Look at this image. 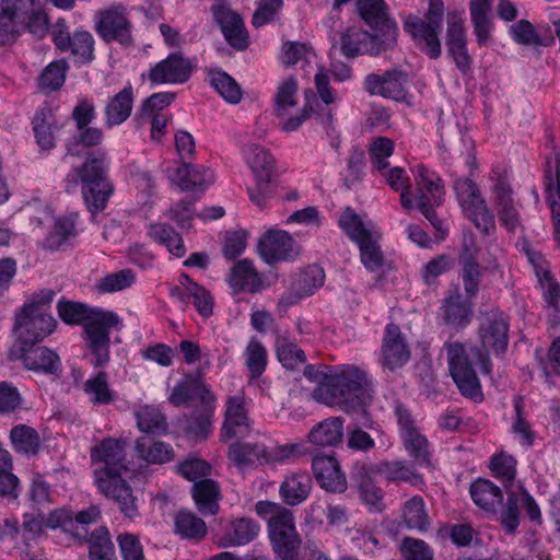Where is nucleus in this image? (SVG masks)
<instances>
[{
    "instance_id": "nucleus-1",
    "label": "nucleus",
    "mask_w": 560,
    "mask_h": 560,
    "mask_svg": "<svg viewBox=\"0 0 560 560\" xmlns=\"http://www.w3.org/2000/svg\"><path fill=\"white\" fill-rule=\"evenodd\" d=\"M372 382L358 365L343 364L326 374L313 390V397L347 413H365L372 400Z\"/></svg>"
},
{
    "instance_id": "nucleus-2",
    "label": "nucleus",
    "mask_w": 560,
    "mask_h": 560,
    "mask_svg": "<svg viewBox=\"0 0 560 560\" xmlns=\"http://www.w3.org/2000/svg\"><path fill=\"white\" fill-rule=\"evenodd\" d=\"M125 446L124 440L106 439L93 448L91 457L104 464V469L96 472L98 489L118 504L125 516L133 518L138 515L136 498L121 478V474L127 471Z\"/></svg>"
},
{
    "instance_id": "nucleus-3",
    "label": "nucleus",
    "mask_w": 560,
    "mask_h": 560,
    "mask_svg": "<svg viewBox=\"0 0 560 560\" xmlns=\"http://www.w3.org/2000/svg\"><path fill=\"white\" fill-rule=\"evenodd\" d=\"M58 314L67 324H82L86 335L88 352L94 368H101L109 361V331L119 324V317L110 311L90 310L82 303H58Z\"/></svg>"
},
{
    "instance_id": "nucleus-4",
    "label": "nucleus",
    "mask_w": 560,
    "mask_h": 560,
    "mask_svg": "<svg viewBox=\"0 0 560 560\" xmlns=\"http://www.w3.org/2000/svg\"><path fill=\"white\" fill-rule=\"evenodd\" d=\"M106 153H90L85 162L77 168L82 183V195L89 211L102 212L113 195L114 187L106 175Z\"/></svg>"
},
{
    "instance_id": "nucleus-5",
    "label": "nucleus",
    "mask_w": 560,
    "mask_h": 560,
    "mask_svg": "<svg viewBox=\"0 0 560 560\" xmlns=\"http://www.w3.org/2000/svg\"><path fill=\"white\" fill-rule=\"evenodd\" d=\"M443 19V1L430 0L428 12L423 19L409 16L404 24L405 31L419 44L421 50L432 59L439 58L442 52L439 34L442 31Z\"/></svg>"
},
{
    "instance_id": "nucleus-6",
    "label": "nucleus",
    "mask_w": 560,
    "mask_h": 560,
    "mask_svg": "<svg viewBox=\"0 0 560 560\" xmlns=\"http://www.w3.org/2000/svg\"><path fill=\"white\" fill-rule=\"evenodd\" d=\"M481 348L474 347L470 354L480 364L485 374H490L489 350L495 354L505 352L509 345V322L502 314H492L479 328Z\"/></svg>"
},
{
    "instance_id": "nucleus-7",
    "label": "nucleus",
    "mask_w": 560,
    "mask_h": 560,
    "mask_svg": "<svg viewBox=\"0 0 560 560\" xmlns=\"http://www.w3.org/2000/svg\"><path fill=\"white\" fill-rule=\"evenodd\" d=\"M454 190L463 211L477 229L486 234L494 229V217L475 182L470 178H457L454 182Z\"/></svg>"
},
{
    "instance_id": "nucleus-8",
    "label": "nucleus",
    "mask_w": 560,
    "mask_h": 560,
    "mask_svg": "<svg viewBox=\"0 0 560 560\" xmlns=\"http://www.w3.org/2000/svg\"><path fill=\"white\" fill-rule=\"evenodd\" d=\"M56 319L42 307L24 304L15 316L14 331L22 345H31L42 341L56 328Z\"/></svg>"
},
{
    "instance_id": "nucleus-9",
    "label": "nucleus",
    "mask_w": 560,
    "mask_h": 560,
    "mask_svg": "<svg viewBox=\"0 0 560 560\" xmlns=\"http://www.w3.org/2000/svg\"><path fill=\"white\" fill-rule=\"evenodd\" d=\"M415 180L418 191V209L438 231H441L442 221L438 218L434 207L440 206L443 201L442 179L425 166L418 165Z\"/></svg>"
},
{
    "instance_id": "nucleus-10",
    "label": "nucleus",
    "mask_w": 560,
    "mask_h": 560,
    "mask_svg": "<svg viewBox=\"0 0 560 560\" xmlns=\"http://www.w3.org/2000/svg\"><path fill=\"white\" fill-rule=\"evenodd\" d=\"M271 548L278 560H298L302 540L295 527L293 512L268 524Z\"/></svg>"
},
{
    "instance_id": "nucleus-11",
    "label": "nucleus",
    "mask_w": 560,
    "mask_h": 560,
    "mask_svg": "<svg viewBox=\"0 0 560 560\" xmlns=\"http://www.w3.org/2000/svg\"><path fill=\"white\" fill-rule=\"evenodd\" d=\"M451 375L460 393L469 398L480 394V384L470 362V354L460 342L446 343Z\"/></svg>"
},
{
    "instance_id": "nucleus-12",
    "label": "nucleus",
    "mask_w": 560,
    "mask_h": 560,
    "mask_svg": "<svg viewBox=\"0 0 560 560\" xmlns=\"http://www.w3.org/2000/svg\"><path fill=\"white\" fill-rule=\"evenodd\" d=\"M56 47L62 51H70L77 62L86 65L94 60V37L88 31H75L70 34L65 20H59L51 30Z\"/></svg>"
},
{
    "instance_id": "nucleus-13",
    "label": "nucleus",
    "mask_w": 560,
    "mask_h": 560,
    "mask_svg": "<svg viewBox=\"0 0 560 560\" xmlns=\"http://www.w3.org/2000/svg\"><path fill=\"white\" fill-rule=\"evenodd\" d=\"M357 9L361 19L384 38L386 45H396L398 30L384 0H358Z\"/></svg>"
},
{
    "instance_id": "nucleus-14",
    "label": "nucleus",
    "mask_w": 560,
    "mask_h": 560,
    "mask_svg": "<svg viewBox=\"0 0 560 560\" xmlns=\"http://www.w3.org/2000/svg\"><path fill=\"white\" fill-rule=\"evenodd\" d=\"M96 32L105 42L116 40L121 45H132L131 24L122 5H114L98 13Z\"/></svg>"
},
{
    "instance_id": "nucleus-15",
    "label": "nucleus",
    "mask_w": 560,
    "mask_h": 560,
    "mask_svg": "<svg viewBox=\"0 0 560 560\" xmlns=\"http://www.w3.org/2000/svg\"><path fill=\"white\" fill-rule=\"evenodd\" d=\"M394 46L386 45L380 34H371L358 27H348L340 38V49L347 58L360 55L376 56Z\"/></svg>"
},
{
    "instance_id": "nucleus-16",
    "label": "nucleus",
    "mask_w": 560,
    "mask_h": 560,
    "mask_svg": "<svg viewBox=\"0 0 560 560\" xmlns=\"http://www.w3.org/2000/svg\"><path fill=\"white\" fill-rule=\"evenodd\" d=\"M258 253L266 262L273 264L294 258L298 256L299 249L289 233L269 230L258 242Z\"/></svg>"
},
{
    "instance_id": "nucleus-17",
    "label": "nucleus",
    "mask_w": 560,
    "mask_h": 560,
    "mask_svg": "<svg viewBox=\"0 0 560 560\" xmlns=\"http://www.w3.org/2000/svg\"><path fill=\"white\" fill-rule=\"evenodd\" d=\"M192 65L180 52H173L158 62L149 72V80L155 84H179L191 74Z\"/></svg>"
},
{
    "instance_id": "nucleus-18",
    "label": "nucleus",
    "mask_w": 560,
    "mask_h": 560,
    "mask_svg": "<svg viewBox=\"0 0 560 560\" xmlns=\"http://www.w3.org/2000/svg\"><path fill=\"white\" fill-rule=\"evenodd\" d=\"M407 75L402 71L388 70L384 74H369L364 80V89L372 95L378 94L395 101L406 97Z\"/></svg>"
},
{
    "instance_id": "nucleus-19",
    "label": "nucleus",
    "mask_w": 560,
    "mask_h": 560,
    "mask_svg": "<svg viewBox=\"0 0 560 560\" xmlns=\"http://www.w3.org/2000/svg\"><path fill=\"white\" fill-rule=\"evenodd\" d=\"M312 470L322 488L332 492L347 489L346 476L334 455L317 454L312 459Z\"/></svg>"
},
{
    "instance_id": "nucleus-20",
    "label": "nucleus",
    "mask_w": 560,
    "mask_h": 560,
    "mask_svg": "<svg viewBox=\"0 0 560 560\" xmlns=\"http://www.w3.org/2000/svg\"><path fill=\"white\" fill-rule=\"evenodd\" d=\"M248 427L249 420L245 409L244 395L237 394L229 397L224 423L221 429V440L228 441L233 438L243 436L248 431Z\"/></svg>"
},
{
    "instance_id": "nucleus-21",
    "label": "nucleus",
    "mask_w": 560,
    "mask_h": 560,
    "mask_svg": "<svg viewBox=\"0 0 560 560\" xmlns=\"http://www.w3.org/2000/svg\"><path fill=\"white\" fill-rule=\"evenodd\" d=\"M446 46L459 71L469 72L471 58L467 50L465 28L462 20L455 14L448 16Z\"/></svg>"
},
{
    "instance_id": "nucleus-22",
    "label": "nucleus",
    "mask_w": 560,
    "mask_h": 560,
    "mask_svg": "<svg viewBox=\"0 0 560 560\" xmlns=\"http://www.w3.org/2000/svg\"><path fill=\"white\" fill-rule=\"evenodd\" d=\"M382 353L384 366L392 371L406 364L410 358V351L400 328L395 324H388L386 327Z\"/></svg>"
},
{
    "instance_id": "nucleus-23",
    "label": "nucleus",
    "mask_w": 560,
    "mask_h": 560,
    "mask_svg": "<svg viewBox=\"0 0 560 560\" xmlns=\"http://www.w3.org/2000/svg\"><path fill=\"white\" fill-rule=\"evenodd\" d=\"M21 359L27 370L44 373L55 374L60 368V359L56 352L47 347L31 345H22Z\"/></svg>"
},
{
    "instance_id": "nucleus-24",
    "label": "nucleus",
    "mask_w": 560,
    "mask_h": 560,
    "mask_svg": "<svg viewBox=\"0 0 560 560\" xmlns=\"http://www.w3.org/2000/svg\"><path fill=\"white\" fill-rule=\"evenodd\" d=\"M101 517L98 506L91 505L86 510L80 511L74 515V522L71 516L63 511L51 513L47 524L50 527H63L65 530L72 532L75 537L82 538L86 536L85 525L96 523Z\"/></svg>"
},
{
    "instance_id": "nucleus-25",
    "label": "nucleus",
    "mask_w": 560,
    "mask_h": 560,
    "mask_svg": "<svg viewBox=\"0 0 560 560\" xmlns=\"http://www.w3.org/2000/svg\"><path fill=\"white\" fill-rule=\"evenodd\" d=\"M214 16L228 43L236 49H245L247 47V32L242 18L236 12L225 8L215 10Z\"/></svg>"
},
{
    "instance_id": "nucleus-26",
    "label": "nucleus",
    "mask_w": 560,
    "mask_h": 560,
    "mask_svg": "<svg viewBox=\"0 0 560 560\" xmlns=\"http://www.w3.org/2000/svg\"><path fill=\"white\" fill-rule=\"evenodd\" d=\"M312 479L305 472H293L287 476L280 485L279 495L289 506H295L306 501L312 490Z\"/></svg>"
},
{
    "instance_id": "nucleus-27",
    "label": "nucleus",
    "mask_w": 560,
    "mask_h": 560,
    "mask_svg": "<svg viewBox=\"0 0 560 560\" xmlns=\"http://www.w3.org/2000/svg\"><path fill=\"white\" fill-rule=\"evenodd\" d=\"M259 530V525L252 518H236L229 523L219 545L221 547L245 546L258 536Z\"/></svg>"
},
{
    "instance_id": "nucleus-28",
    "label": "nucleus",
    "mask_w": 560,
    "mask_h": 560,
    "mask_svg": "<svg viewBox=\"0 0 560 560\" xmlns=\"http://www.w3.org/2000/svg\"><path fill=\"white\" fill-rule=\"evenodd\" d=\"M194 399H198L200 405L209 400H215V396L200 377L187 378L179 383L173 388L170 396V401L174 406H183Z\"/></svg>"
},
{
    "instance_id": "nucleus-29",
    "label": "nucleus",
    "mask_w": 560,
    "mask_h": 560,
    "mask_svg": "<svg viewBox=\"0 0 560 560\" xmlns=\"http://www.w3.org/2000/svg\"><path fill=\"white\" fill-rule=\"evenodd\" d=\"M191 494L201 514L215 515L219 512L221 492L214 480L208 478L196 481L192 485Z\"/></svg>"
},
{
    "instance_id": "nucleus-30",
    "label": "nucleus",
    "mask_w": 560,
    "mask_h": 560,
    "mask_svg": "<svg viewBox=\"0 0 560 560\" xmlns=\"http://www.w3.org/2000/svg\"><path fill=\"white\" fill-rule=\"evenodd\" d=\"M343 439V419L329 417L313 427L308 433L312 444L318 446H336Z\"/></svg>"
},
{
    "instance_id": "nucleus-31",
    "label": "nucleus",
    "mask_w": 560,
    "mask_h": 560,
    "mask_svg": "<svg viewBox=\"0 0 560 560\" xmlns=\"http://www.w3.org/2000/svg\"><path fill=\"white\" fill-rule=\"evenodd\" d=\"M377 474L372 471L370 463H357L352 477L358 483L362 500L370 505H376L383 498V491L375 483Z\"/></svg>"
},
{
    "instance_id": "nucleus-32",
    "label": "nucleus",
    "mask_w": 560,
    "mask_h": 560,
    "mask_svg": "<svg viewBox=\"0 0 560 560\" xmlns=\"http://www.w3.org/2000/svg\"><path fill=\"white\" fill-rule=\"evenodd\" d=\"M172 180L176 183L182 190H194L196 188L205 189L214 182V176L209 170L183 163L176 167Z\"/></svg>"
},
{
    "instance_id": "nucleus-33",
    "label": "nucleus",
    "mask_w": 560,
    "mask_h": 560,
    "mask_svg": "<svg viewBox=\"0 0 560 560\" xmlns=\"http://www.w3.org/2000/svg\"><path fill=\"white\" fill-rule=\"evenodd\" d=\"M229 283L235 292H256L261 285V278L249 259H242L232 268Z\"/></svg>"
},
{
    "instance_id": "nucleus-34",
    "label": "nucleus",
    "mask_w": 560,
    "mask_h": 560,
    "mask_svg": "<svg viewBox=\"0 0 560 560\" xmlns=\"http://www.w3.org/2000/svg\"><path fill=\"white\" fill-rule=\"evenodd\" d=\"M215 400H209L196 407L186 420L185 431L195 439L205 440L212 429Z\"/></svg>"
},
{
    "instance_id": "nucleus-35",
    "label": "nucleus",
    "mask_w": 560,
    "mask_h": 560,
    "mask_svg": "<svg viewBox=\"0 0 560 560\" xmlns=\"http://www.w3.org/2000/svg\"><path fill=\"white\" fill-rule=\"evenodd\" d=\"M132 103L131 86L124 88L113 96L105 107L106 125L110 128L127 120L132 110Z\"/></svg>"
},
{
    "instance_id": "nucleus-36",
    "label": "nucleus",
    "mask_w": 560,
    "mask_h": 560,
    "mask_svg": "<svg viewBox=\"0 0 560 560\" xmlns=\"http://www.w3.org/2000/svg\"><path fill=\"white\" fill-rule=\"evenodd\" d=\"M470 495L476 505L488 512H495L503 500L501 489L486 479H478L470 486Z\"/></svg>"
},
{
    "instance_id": "nucleus-37",
    "label": "nucleus",
    "mask_w": 560,
    "mask_h": 560,
    "mask_svg": "<svg viewBox=\"0 0 560 560\" xmlns=\"http://www.w3.org/2000/svg\"><path fill=\"white\" fill-rule=\"evenodd\" d=\"M372 471L377 475L384 476L389 481H407L413 486L422 482L419 474H416L405 462H376L370 463Z\"/></svg>"
},
{
    "instance_id": "nucleus-38",
    "label": "nucleus",
    "mask_w": 560,
    "mask_h": 560,
    "mask_svg": "<svg viewBox=\"0 0 560 560\" xmlns=\"http://www.w3.org/2000/svg\"><path fill=\"white\" fill-rule=\"evenodd\" d=\"M136 452L141 459L154 464H163L174 457L173 448L168 444L154 441L149 435L137 439Z\"/></svg>"
},
{
    "instance_id": "nucleus-39",
    "label": "nucleus",
    "mask_w": 560,
    "mask_h": 560,
    "mask_svg": "<svg viewBox=\"0 0 560 560\" xmlns=\"http://www.w3.org/2000/svg\"><path fill=\"white\" fill-rule=\"evenodd\" d=\"M229 458L238 467L266 464L267 448L257 443H233L229 447Z\"/></svg>"
},
{
    "instance_id": "nucleus-40",
    "label": "nucleus",
    "mask_w": 560,
    "mask_h": 560,
    "mask_svg": "<svg viewBox=\"0 0 560 560\" xmlns=\"http://www.w3.org/2000/svg\"><path fill=\"white\" fill-rule=\"evenodd\" d=\"M443 310V317L446 324L463 326L470 320L471 305L463 299L457 290L451 292L450 295L445 298Z\"/></svg>"
},
{
    "instance_id": "nucleus-41",
    "label": "nucleus",
    "mask_w": 560,
    "mask_h": 560,
    "mask_svg": "<svg viewBox=\"0 0 560 560\" xmlns=\"http://www.w3.org/2000/svg\"><path fill=\"white\" fill-rule=\"evenodd\" d=\"M402 520L410 529L425 532L430 528L431 520L422 497L415 495L404 504Z\"/></svg>"
},
{
    "instance_id": "nucleus-42",
    "label": "nucleus",
    "mask_w": 560,
    "mask_h": 560,
    "mask_svg": "<svg viewBox=\"0 0 560 560\" xmlns=\"http://www.w3.org/2000/svg\"><path fill=\"white\" fill-rule=\"evenodd\" d=\"M148 234L156 243L166 246L174 256L178 258L185 256L184 241L173 226L165 223L151 224Z\"/></svg>"
},
{
    "instance_id": "nucleus-43",
    "label": "nucleus",
    "mask_w": 560,
    "mask_h": 560,
    "mask_svg": "<svg viewBox=\"0 0 560 560\" xmlns=\"http://www.w3.org/2000/svg\"><path fill=\"white\" fill-rule=\"evenodd\" d=\"M83 392L89 397V401L95 406L109 405L115 399V392L110 389L108 376L104 371L86 380Z\"/></svg>"
},
{
    "instance_id": "nucleus-44",
    "label": "nucleus",
    "mask_w": 560,
    "mask_h": 560,
    "mask_svg": "<svg viewBox=\"0 0 560 560\" xmlns=\"http://www.w3.org/2000/svg\"><path fill=\"white\" fill-rule=\"evenodd\" d=\"M209 81L211 86L230 104H238L242 101L243 92L238 83L226 72L210 70Z\"/></svg>"
},
{
    "instance_id": "nucleus-45",
    "label": "nucleus",
    "mask_w": 560,
    "mask_h": 560,
    "mask_svg": "<svg viewBox=\"0 0 560 560\" xmlns=\"http://www.w3.org/2000/svg\"><path fill=\"white\" fill-rule=\"evenodd\" d=\"M339 225L350 240L357 244H360L363 240L365 241L377 233V231H373L366 225L360 215L350 208H347L340 215Z\"/></svg>"
},
{
    "instance_id": "nucleus-46",
    "label": "nucleus",
    "mask_w": 560,
    "mask_h": 560,
    "mask_svg": "<svg viewBox=\"0 0 560 560\" xmlns=\"http://www.w3.org/2000/svg\"><path fill=\"white\" fill-rule=\"evenodd\" d=\"M175 529L178 535L187 539H201L207 534L206 523L192 512L183 510L175 516Z\"/></svg>"
},
{
    "instance_id": "nucleus-47",
    "label": "nucleus",
    "mask_w": 560,
    "mask_h": 560,
    "mask_svg": "<svg viewBox=\"0 0 560 560\" xmlns=\"http://www.w3.org/2000/svg\"><path fill=\"white\" fill-rule=\"evenodd\" d=\"M276 351L285 369L294 370L306 361L305 352L284 335L277 336Z\"/></svg>"
},
{
    "instance_id": "nucleus-48",
    "label": "nucleus",
    "mask_w": 560,
    "mask_h": 560,
    "mask_svg": "<svg viewBox=\"0 0 560 560\" xmlns=\"http://www.w3.org/2000/svg\"><path fill=\"white\" fill-rule=\"evenodd\" d=\"M324 282V269L319 266L312 265L303 269L291 283L294 285V289L299 291V293H302L306 298L322 288Z\"/></svg>"
},
{
    "instance_id": "nucleus-49",
    "label": "nucleus",
    "mask_w": 560,
    "mask_h": 560,
    "mask_svg": "<svg viewBox=\"0 0 560 560\" xmlns=\"http://www.w3.org/2000/svg\"><path fill=\"white\" fill-rule=\"evenodd\" d=\"M89 542L91 560H116L114 544L106 527L95 529L91 534Z\"/></svg>"
},
{
    "instance_id": "nucleus-50",
    "label": "nucleus",
    "mask_w": 560,
    "mask_h": 560,
    "mask_svg": "<svg viewBox=\"0 0 560 560\" xmlns=\"http://www.w3.org/2000/svg\"><path fill=\"white\" fill-rule=\"evenodd\" d=\"M406 451L420 466L431 467V453L428 439L418 431L402 436Z\"/></svg>"
},
{
    "instance_id": "nucleus-51",
    "label": "nucleus",
    "mask_w": 560,
    "mask_h": 560,
    "mask_svg": "<svg viewBox=\"0 0 560 560\" xmlns=\"http://www.w3.org/2000/svg\"><path fill=\"white\" fill-rule=\"evenodd\" d=\"M380 238L381 233L377 232L375 235L358 244L361 261L370 271H377L385 264L384 255L378 244Z\"/></svg>"
},
{
    "instance_id": "nucleus-52",
    "label": "nucleus",
    "mask_w": 560,
    "mask_h": 560,
    "mask_svg": "<svg viewBox=\"0 0 560 560\" xmlns=\"http://www.w3.org/2000/svg\"><path fill=\"white\" fill-rule=\"evenodd\" d=\"M10 439L18 452L35 454L39 447L38 433L31 427L19 424L12 428Z\"/></svg>"
},
{
    "instance_id": "nucleus-53",
    "label": "nucleus",
    "mask_w": 560,
    "mask_h": 560,
    "mask_svg": "<svg viewBox=\"0 0 560 560\" xmlns=\"http://www.w3.org/2000/svg\"><path fill=\"white\" fill-rule=\"evenodd\" d=\"M246 366L252 378L259 377L267 366V350L262 343L253 337L245 350Z\"/></svg>"
},
{
    "instance_id": "nucleus-54",
    "label": "nucleus",
    "mask_w": 560,
    "mask_h": 560,
    "mask_svg": "<svg viewBox=\"0 0 560 560\" xmlns=\"http://www.w3.org/2000/svg\"><path fill=\"white\" fill-rule=\"evenodd\" d=\"M69 65L65 59L50 62L43 73L38 82L44 90L56 91L65 83Z\"/></svg>"
},
{
    "instance_id": "nucleus-55",
    "label": "nucleus",
    "mask_w": 560,
    "mask_h": 560,
    "mask_svg": "<svg viewBox=\"0 0 560 560\" xmlns=\"http://www.w3.org/2000/svg\"><path fill=\"white\" fill-rule=\"evenodd\" d=\"M51 120L52 116L49 110H42L33 119V130L37 143L43 150H49L55 145Z\"/></svg>"
},
{
    "instance_id": "nucleus-56",
    "label": "nucleus",
    "mask_w": 560,
    "mask_h": 560,
    "mask_svg": "<svg viewBox=\"0 0 560 560\" xmlns=\"http://www.w3.org/2000/svg\"><path fill=\"white\" fill-rule=\"evenodd\" d=\"M247 163L255 175L272 174L273 159L271 154L258 144L247 145L244 150Z\"/></svg>"
},
{
    "instance_id": "nucleus-57",
    "label": "nucleus",
    "mask_w": 560,
    "mask_h": 560,
    "mask_svg": "<svg viewBox=\"0 0 560 560\" xmlns=\"http://www.w3.org/2000/svg\"><path fill=\"white\" fill-rule=\"evenodd\" d=\"M139 430L145 433L165 431L167 428L164 416L156 408L144 406L136 412Z\"/></svg>"
},
{
    "instance_id": "nucleus-58",
    "label": "nucleus",
    "mask_w": 560,
    "mask_h": 560,
    "mask_svg": "<svg viewBox=\"0 0 560 560\" xmlns=\"http://www.w3.org/2000/svg\"><path fill=\"white\" fill-rule=\"evenodd\" d=\"M298 91V83L293 78L284 80L278 88L276 94V115L282 117L289 108L296 105L295 94Z\"/></svg>"
},
{
    "instance_id": "nucleus-59",
    "label": "nucleus",
    "mask_w": 560,
    "mask_h": 560,
    "mask_svg": "<svg viewBox=\"0 0 560 560\" xmlns=\"http://www.w3.org/2000/svg\"><path fill=\"white\" fill-rule=\"evenodd\" d=\"M135 281V275L129 269H124L107 275L96 284V289L101 293H113L129 288Z\"/></svg>"
},
{
    "instance_id": "nucleus-60",
    "label": "nucleus",
    "mask_w": 560,
    "mask_h": 560,
    "mask_svg": "<svg viewBox=\"0 0 560 560\" xmlns=\"http://www.w3.org/2000/svg\"><path fill=\"white\" fill-rule=\"evenodd\" d=\"M546 194L547 199L560 200V155L553 154L547 158L546 170Z\"/></svg>"
},
{
    "instance_id": "nucleus-61",
    "label": "nucleus",
    "mask_w": 560,
    "mask_h": 560,
    "mask_svg": "<svg viewBox=\"0 0 560 560\" xmlns=\"http://www.w3.org/2000/svg\"><path fill=\"white\" fill-rule=\"evenodd\" d=\"M74 235V222L68 218L56 220L55 225L45 241L49 249H59L70 236Z\"/></svg>"
},
{
    "instance_id": "nucleus-62",
    "label": "nucleus",
    "mask_w": 560,
    "mask_h": 560,
    "mask_svg": "<svg viewBox=\"0 0 560 560\" xmlns=\"http://www.w3.org/2000/svg\"><path fill=\"white\" fill-rule=\"evenodd\" d=\"M395 143L389 138L380 137L375 139L369 149L372 164L378 171H383L388 167L387 159L393 154Z\"/></svg>"
},
{
    "instance_id": "nucleus-63",
    "label": "nucleus",
    "mask_w": 560,
    "mask_h": 560,
    "mask_svg": "<svg viewBox=\"0 0 560 560\" xmlns=\"http://www.w3.org/2000/svg\"><path fill=\"white\" fill-rule=\"evenodd\" d=\"M462 280L468 299L476 296L481 280V267L478 260L459 262Z\"/></svg>"
},
{
    "instance_id": "nucleus-64",
    "label": "nucleus",
    "mask_w": 560,
    "mask_h": 560,
    "mask_svg": "<svg viewBox=\"0 0 560 560\" xmlns=\"http://www.w3.org/2000/svg\"><path fill=\"white\" fill-rule=\"evenodd\" d=\"M256 184L248 188V196L253 203L262 208L266 202L273 196V187L271 185V174L264 173L255 175Z\"/></svg>"
}]
</instances>
